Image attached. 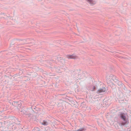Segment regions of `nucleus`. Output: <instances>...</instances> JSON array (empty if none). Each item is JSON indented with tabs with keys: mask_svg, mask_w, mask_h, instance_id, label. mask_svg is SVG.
Masks as SVG:
<instances>
[{
	"mask_svg": "<svg viewBox=\"0 0 131 131\" xmlns=\"http://www.w3.org/2000/svg\"><path fill=\"white\" fill-rule=\"evenodd\" d=\"M120 118L122 119L121 122L119 123V125L121 126H126L128 123V120L125 114L121 113L119 115Z\"/></svg>",
	"mask_w": 131,
	"mask_h": 131,
	"instance_id": "obj_1",
	"label": "nucleus"
},
{
	"mask_svg": "<svg viewBox=\"0 0 131 131\" xmlns=\"http://www.w3.org/2000/svg\"><path fill=\"white\" fill-rule=\"evenodd\" d=\"M107 79L109 80V81L111 82H112L113 81L116 82L118 81L116 77L113 75H111L107 76Z\"/></svg>",
	"mask_w": 131,
	"mask_h": 131,
	"instance_id": "obj_2",
	"label": "nucleus"
},
{
	"mask_svg": "<svg viewBox=\"0 0 131 131\" xmlns=\"http://www.w3.org/2000/svg\"><path fill=\"white\" fill-rule=\"evenodd\" d=\"M96 89V87L94 86H93V88L92 89V91H95V89Z\"/></svg>",
	"mask_w": 131,
	"mask_h": 131,
	"instance_id": "obj_9",
	"label": "nucleus"
},
{
	"mask_svg": "<svg viewBox=\"0 0 131 131\" xmlns=\"http://www.w3.org/2000/svg\"><path fill=\"white\" fill-rule=\"evenodd\" d=\"M86 1L90 4H95V2L92 0H86Z\"/></svg>",
	"mask_w": 131,
	"mask_h": 131,
	"instance_id": "obj_7",
	"label": "nucleus"
},
{
	"mask_svg": "<svg viewBox=\"0 0 131 131\" xmlns=\"http://www.w3.org/2000/svg\"><path fill=\"white\" fill-rule=\"evenodd\" d=\"M85 74L84 73H82V74H79L78 75V78L80 79H83L85 77Z\"/></svg>",
	"mask_w": 131,
	"mask_h": 131,
	"instance_id": "obj_5",
	"label": "nucleus"
},
{
	"mask_svg": "<svg viewBox=\"0 0 131 131\" xmlns=\"http://www.w3.org/2000/svg\"><path fill=\"white\" fill-rule=\"evenodd\" d=\"M42 124L44 125H47L48 124V123L46 121H43L42 123Z\"/></svg>",
	"mask_w": 131,
	"mask_h": 131,
	"instance_id": "obj_8",
	"label": "nucleus"
},
{
	"mask_svg": "<svg viewBox=\"0 0 131 131\" xmlns=\"http://www.w3.org/2000/svg\"><path fill=\"white\" fill-rule=\"evenodd\" d=\"M118 85L121 88H123V87H125L124 85L122 82H118Z\"/></svg>",
	"mask_w": 131,
	"mask_h": 131,
	"instance_id": "obj_6",
	"label": "nucleus"
},
{
	"mask_svg": "<svg viewBox=\"0 0 131 131\" xmlns=\"http://www.w3.org/2000/svg\"><path fill=\"white\" fill-rule=\"evenodd\" d=\"M66 57H67L68 59H75L77 58V56L74 55H68Z\"/></svg>",
	"mask_w": 131,
	"mask_h": 131,
	"instance_id": "obj_4",
	"label": "nucleus"
},
{
	"mask_svg": "<svg viewBox=\"0 0 131 131\" xmlns=\"http://www.w3.org/2000/svg\"><path fill=\"white\" fill-rule=\"evenodd\" d=\"M127 125L125 126H126V127H127V126H126Z\"/></svg>",
	"mask_w": 131,
	"mask_h": 131,
	"instance_id": "obj_10",
	"label": "nucleus"
},
{
	"mask_svg": "<svg viewBox=\"0 0 131 131\" xmlns=\"http://www.w3.org/2000/svg\"><path fill=\"white\" fill-rule=\"evenodd\" d=\"M106 91V88L105 87H103L99 89L96 92V93L98 94L104 92Z\"/></svg>",
	"mask_w": 131,
	"mask_h": 131,
	"instance_id": "obj_3",
	"label": "nucleus"
}]
</instances>
